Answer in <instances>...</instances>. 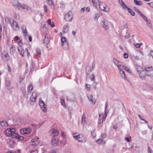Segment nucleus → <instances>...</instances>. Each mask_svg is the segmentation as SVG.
<instances>
[{
  "mask_svg": "<svg viewBox=\"0 0 153 153\" xmlns=\"http://www.w3.org/2000/svg\"><path fill=\"white\" fill-rule=\"evenodd\" d=\"M148 4L152 7L153 8V2H151L150 3H149Z\"/></svg>",
  "mask_w": 153,
  "mask_h": 153,
  "instance_id": "61",
  "label": "nucleus"
},
{
  "mask_svg": "<svg viewBox=\"0 0 153 153\" xmlns=\"http://www.w3.org/2000/svg\"><path fill=\"white\" fill-rule=\"evenodd\" d=\"M101 137L102 138H105L106 137L107 135L105 133H102L101 134Z\"/></svg>",
  "mask_w": 153,
  "mask_h": 153,
  "instance_id": "43",
  "label": "nucleus"
},
{
  "mask_svg": "<svg viewBox=\"0 0 153 153\" xmlns=\"http://www.w3.org/2000/svg\"><path fill=\"white\" fill-rule=\"evenodd\" d=\"M146 24L149 27H152V24L150 21L148 20L146 22Z\"/></svg>",
  "mask_w": 153,
  "mask_h": 153,
  "instance_id": "39",
  "label": "nucleus"
},
{
  "mask_svg": "<svg viewBox=\"0 0 153 153\" xmlns=\"http://www.w3.org/2000/svg\"><path fill=\"white\" fill-rule=\"evenodd\" d=\"M18 50L21 56H24V50L22 48V47L19 48Z\"/></svg>",
  "mask_w": 153,
  "mask_h": 153,
  "instance_id": "25",
  "label": "nucleus"
},
{
  "mask_svg": "<svg viewBox=\"0 0 153 153\" xmlns=\"http://www.w3.org/2000/svg\"><path fill=\"white\" fill-rule=\"evenodd\" d=\"M142 17L146 22L148 20L146 17L144 15L142 16Z\"/></svg>",
  "mask_w": 153,
  "mask_h": 153,
  "instance_id": "50",
  "label": "nucleus"
},
{
  "mask_svg": "<svg viewBox=\"0 0 153 153\" xmlns=\"http://www.w3.org/2000/svg\"><path fill=\"white\" fill-rule=\"evenodd\" d=\"M15 51V48L13 46L10 49V52L11 54H13Z\"/></svg>",
  "mask_w": 153,
  "mask_h": 153,
  "instance_id": "37",
  "label": "nucleus"
},
{
  "mask_svg": "<svg viewBox=\"0 0 153 153\" xmlns=\"http://www.w3.org/2000/svg\"><path fill=\"white\" fill-rule=\"evenodd\" d=\"M135 47L137 48H139L140 46V45L139 43H137L135 45Z\"/></svg>",
  "mask_w": 153,
  "mask_h": 153,
  "instance_id": "53",
  "label": "nucleus"
},
{
  "mask_svg": "<svg viewBox=\"0 0 153 153\" xmlns=\"http://www.w3.org/2000/svg\"><path fill=\"white\" fill-rule=\"evenodd\" d=\"M125 37L126 39H128V38H130V34L129 33H128V35H125Z\"/></svg>",
  "mask_w": 153,
  "mask_h": 153,
  "instance_id": "55",
  "label": "nucleus"
},
{
  "mask_svg": "<svg viewBox=\"0 0 153 153\" xmlns=\"http://www.w3.org/2000/svg\"><path fill=\"white\" fill-rule=\"evenodd\" d=\"M86 88L87 91H90L91 88V87L90 85L88 84H86Z\"/></svg>",
  "mask_w": 153,
  "mask_h": 153,
  "instance_id": "44",
  "label": "nucleus"
},
{
  "mask_svg": "<svg viewBox=\"0 0 153 153\" xmlns=\"http://www.w3.org/2000/svg\"><path fill=\"white\" fill-rule=\"evenodd\" d=\"M122 68L123 69H124L125 70L127 71L129 73H131V71L126 66L124 65H122Z\"/></svg>",
  "mask_w": 153,
  "mask_h": 153,
  "instance_id": "30",
  "label": "nucleus"
},
{
  "mask_svg": "<svg viewBox=\"0 0 153 153\" xmlns=\"http://www.w3.org/2000/svg\"><path fill=\"white\" fill-rule=\"evenodd\" d=\"M0 124L3 127H6L7 125V123L5 121L0 122Z\"/></svg>",
  "mask_w": 153,
  "mask_h": 153,
  "instance_id": "32",
  "label": "nucleus"
},
{
  "mask_svg": "<svg viewBox=\"0 0 153 153\" xmlns=\"http://www.w3.org/2000/svg\"><path fill=\"white\" fill-rule=\"evenodd\" d=\"M89 1L90 2L91 0H89ZM91 1L93 3V6L95 7L97 9V4L98 3L99 4V2H100V1H99L98 0H91Z\"/></svg>",
  "mask_w": 153,
  "mask_h": 153,
  "instance_id": "20",
  "label": "nucleus"
},
{
  "mask_svg": "<svg viewBox=\"0 0 153 153\" xmlns=\"http://www.w3.org/2000/svg\"><path fill=\"white\" fill-rule=\"evenodd\" d=\"M48 24L50 25L51 26L53 27H54L55 25H54V24L53 22H52V24H51V20L50 19H49L48 21H47Z\"/></svg>",
  "mask_w": 153,
  "mask_h": 153,
  "instance_id": "36",
  "label": "nucleus"
},
{
  "mask_svg": "<svg viewBox=\"0 0 153 153\" xmlns=\"http://www.w3.org/2000/svg\"><path fill=\"white\" fill-rule=\"evenodd\" d=\"M33 87L32 85H30L27 88V94L28 95H30L32 91L33 90Z\"/></svg>",
  "mask_w": 153,
  "mask_h": 153,
  "instance_id": "21",
  "label": "nucleus"
},
{
  "mask_svg": "<svg viewBox=\"0 0 153 153\" xmlns=\"http://www.w3.org/2000/svg\"><path fill=\"white\" fill-rule=\"evenodd\" d=\"M19 39V37L18 36H16L14 38V40L15 41H17Z\"/></svg>",
  "mask_w": 153,
  "mask_h": 153,
  "instance_id": "57",
  "label": "nucleus"
},
{
  "mask_svg": "<svg viewBox=\"0 0 153 153\" xmlns=\"http://www.w3.org/2000/svg\"><path fill=\"white\" fill-rule=\"evenodd\" d=\"M123 69L121 68V70H119L120 75H121L122 78L123 79L126 78V76L124 72L122 71Z\"/></svg>",
  "mask_w": 153,
  "mask_h": 153,
  "instance_id": "26",
  "label": "nucleus"
},
{
  "mask_svg": "<svg viewBox=\"0 0 153 153\" xmlns=\"http://www.w3.org/2000/svg\"><path fill=\"white\" fill-rule=\"evenodd\" d=\"M152 149L149 146L148 147V153H152Z\"/></svg>",
  "mask_w": 153,
  "mask_h": 153,
  "instance_id": "48",
  "label": "nucleus"
},
{
  "mask_svg": "<svg viewBox=\"0 0 153 153\" xmlns=\"http://www.w3.org/2000/svg\"><path fill=\"white\" fill-rule=\"evenodd\" d=\"M91 135H92V136L93 137H94L96 136V133L94 131L91 132Z\"/></svg>",
  "mask_w": 153,
  "mask_h": 153,
  "instance_id": "52",
  "label": "nucleus"
},
{
  "mask_svg": "<svg viewBox=\"0 0 153 153\" xmlns=\"http://www.w3.org/2000/svg\"><path fill=\"white\" fill-rule=\"evenodd\" d=\"M46 1L49 5H54L53 2L52 0H46Z\"/></svg>",
  "mask_w": 153,
  "mask_h": 153,
  "instance_id": "42",
  "label": "nucleus"
},
{
  "mask_svg": "<svg viewBox=\"0 0 153 153\" xmlns=\"http://www.w3.org/2000/svg\"><path fill=\"white\" fill-rule=\"evenodd\" d=\"M88 97L90 102L93 104H94L95 102V100L93 99L92 96L91 94H89L88 96Z\"/></svg>",
  "mask_w": 153,
  "mask_h": 153,
  "instance_id": "22",
  "label": "nucleus"
},
{
  "mask_svg": "<svg viewBox=\"0 0 153 153\" xmlns=\"http://www.w3.org/2000/svg\"><path fill=\"white\" fill-rule=\"evenodd\" d=\"M2 60L4 62H7L9 61V57L8 54L6 52H4L2 54Z\"/></svg>",
  "mask_w": 153,
  "mask_h": 153,
  "instance_id": "6",
  "label": "nucleus"
},
{
  "mask_svg": "<svg viewBox=\"0 0 153 153\" xmlns=\"http://www.w3.org/2000/svg\"><path fill=\"white\" fill-rule=\"evenodd\" d=\"M85 122V116L83 114L82 117L81 123L83 125H84Z\"/></svg>",
  "mask_w": 153,
  "mask_h": 153,
  "instance_id": "35",
  "label": "nucleus"
},
{
  "mask_svg": "<svg viewBox=\"0 0 153 153\" xmlns=\"http://www.w3.org/2000/svg\"><path fill=\"white\" fill-rule=\"evenodd\" d=\"M150 53L151 54V55L152 57V58H153V51H151L150 52Z\"/></svg>",
  "mask_w": 153,
  "mask_h": 153,
  "instance_id": "64",
  "label": "nucleus"
},
{
  "mask_svg": "<svg viewBox=\"0 0 153 153\" xmlns=\"http://www.w3.org/2000/svg\"><path fill=\"white\" fill-rule=\"evenodd\" d=\"M134 2L135 4L138 6L141 5L143 4V2L141 1L134 0Z\"/></svg>",
  "mask_w": 153,
  "mask_h": 153,
  "instance_id": "28",
  "label": "nucleus"
},
{
  "mask_svg": "<svg viewBox=\"0 0 153 153\" xmlns=\"http://www.w3.org/2000/svg\"><path fill=\"white\" fill-rule=\"evenodd\" d=\"M73 17L72 13L71 12L69 11L64 16L65 20L67 21H71Z\"/></svg>",
  "mask_w": 153,
  "mask_h": 153,
  "instance_id": "7",
  "label": "nucleus"
},
{
  "mask_svg": "<svg viewBox=\"0 0 153 153\" xmlns=\"http://www.w3.org/2000/svg\"><path fill=\"white\" fill-rule=\"evenodd\" d=\"M130 139H131V137H130V138L128 137H126L125 138V140H126L128 142H131V140H130Z\"/></svg>",
  "mask_w": 153,
  "mask_h": 153,
  "instance_id": "49",
  "label": "nucleus"
},
{
  "mask_svg": "<svg viewBox=\"0 0 153 153\" xmlns=\"http://www.w3.org/2000/svg\"><path fill=\"white\" fill-rule=\"evenodd\" d=\"M69 30V27L68 25H66L64 26L63 27V33H66L68 32Z\"/></svg>",
  "mask_w": 153,
  "mask_h": 153,
  "instance_id": "24",
  "label": "nucleus"
},
{
  "mask_svg": "<svg viewBox=\"0 0 153 153\" xmlns=\"http://www.w3.org/2000/svg\"><path fill=\"white\" fill-rule=\"evenodd\" d=\"M51 134L53 136H56L58 134V132L56 130L54 129H52L51 131Z\"/></svg>",
  "mask_w": 153,
  "mask_h": 153,
  "instance_id": "23",
  "label": "nucleus"
},
{
  "mask_svg": "<svg viewBox=\"0 0 153 153\" xmlns=\"http://www.w3.org/2000/svg\"><path fill=\"white\" fill-rule=\"evenodd\" d=\"M99 6L100 9L101 10L106 12H109V9H106L107 7V5L104 2L101 1L99 2Z\"/></svg>",
  "mask_w": 153,
  "mask_h": 153,
  "instance_id": "3",
  "label": "nucleus"
},
{
  "mask_svg": "<svg viewBox=\"0 0 153 153\" xmlns=\"http://www.w3.org/2000/svg\"><path fill=\"white\" fill-rule=\"evenodd\" d=\"M38 138H35L32 140V145H37L39 144V142L38 140Z\"/></svg>",
  "mask_w": 153,
  "mask_h": 153,
  "instance_id": "18",
  "label": "nucleus"
},
{
  "mask_svg": "<svg viewBox=\"0 0 153 153\" xmlns=\"http://www.w3.org/2000/svg\"><path fill=\"white\" fill-rule=\"evenodd\" d=\"M49 38L48 37L45 36V38L44 40V43L46 45H47L49 42Z\"/></svg>",
  "mask_w": 153,
  "mask_h": 153,
  "instance_id": "34",
  "label": "nucleus"
},
{
  "mask_svg": "<svg viewBox=\"0 0 153 153\" xmlns=\"http://www.w3.org/2000/svg\"><path fill=\"white\" fill-rule=\"evenodd\" d=\"M62 45L63 48L65 50L68 49V44L66 40V38L62 37L61 39Z\"/></svg>",
  "mask_w": 153,
  "mask_h": 153,
  "instance_id": "4",
  "label": "nucleus"
},
{
  "mask_svg": "<svg viewBox=\"0 0 153 153\" xmlns=\"http://www.w3.org/2000/svg\"><path fill=\"white\" fill-rule=\"evenodd\" d=\"M41 54L40 50L39 49L37 48L36 50V54L35 56L36 57H40Z\"/></svg>",
  "mask_w": 153,
  "mask_h": 153,
  "instance_id": "31",
  "label": "nucleus"
},
{
  "mask_svg": "<svg viewBox=\"0 0 153 153\" xmlns=\"http://www.w3.org/2000/svg\"><path fill=\"white\" fill-rule=\"evenodd\" d=\"M103 27L104 28L105 30H107L109 28L108 26V22L106 20L102 21L101 22Z\"/></svg>",
  "mask_w": 153,
  "mask_h": 153,
  "instance_id": "12",
  "label": "nucleus"
},
{
  "mask_svg": "<svg viewBox=\"0 0 153 153\" xmlns=\"http://www.w3.org/2000/svg\"><path fill=\"white\" fill-rule=\"evenodd\" d=\"M137 13L141 17L144 15L140 11H138Z\"/></svg>",
  "mask_w": 153,
  "mask_h": 153,
  "instance_id": "58",
  "label": "nucleus"
},
{
  "mask_svg": "<svg viewBox=\"0 0 153 153\" xmlns=\"http://www.w3.org/2000/svg\"><path fill=\"white\" fill-rule=\"evenodd\" d=\"M86 138L85 136L82 134H80L79 141L81 143H83L86 142Z\"/></svg>",
  "mask_w": 153,
  "mask_h": 153,
  "instance_id": "14",
  "label": "nucleus"
},
{
  "mask_svg": "<svg viewBox=\"0 0 153 153\" xmlns=\"http://www.w3.org/2000/svg\"><path fill=\"white\" fill-rule=\"evenodd\" d=\"M80 134L76 135V133H73V136L76 140L79 141V139Z\"/></svg>",
  "mask_w": 153,
  "mask_h": 153,
  "instance_id": "33",
  "label": "nucleus"
},
{
  "mask_svg": "<svg viewBox=\"0 0 153 153\" xmlns=\"http://www.w3.org/2000/svg\"><path fill=\"white\" fill-rule=\"evenodd\" d=\"M118 2L124 9L127 8L128 12L131 16H134L135 15V13L131 9L127 7L126 5L123 1V0H119Z\"/></svg>",
  "mask_w": 153,
  "mask_h": 153,
  "instance_id": "1",
  "label": "nucleus"
},
{
  "mask_svg": "<svg viewBox=\"0 0 153 153\" xmlns=\"http://www.w3.org/2000/svg\"><path fill=\"white\" fill-rule=\"evenodd\" d=\"M59 141L57 137H53L51 140L52 144L54 146H57L59 145Z\"/></svg>",
  "mask_w": 153,
  "mask_h": 153,
  "instance_id": "9",
  "label": "nucleus"
},
{
  "mask_svg": "<svg viewBox=\"0 0 153 153\" xmlns=\"http://www.w3.org/2000/svg\"><path fill=\"white\" fill-rule=\"evenodd\" d=\"M145 70L147 71H152L153 70V68L152 67H146Z\"/></svg>",
  "mask_w": 153,
  "mask_h": 153,
  "instance_id": "38",
  "label": "nucleus"
},
{
  "mask_svg": "<svg viewBox=\"0 0 153 153\" xmlns=\"http://www.w3.org/2000/svg\"><path fill=\"white\" fill-rule=\"evenodd\" d=\"M107 105H106L105 108V118L107 116V114H106L107 113L106 112V108H107Z\"/></svg>",
  "mask_w": 153,
  "mask_h": 153,
  "instance_id": "56",
  "label": "nucleus"
},
{
  "mask_svg": "<svg viewBox=\"0 0 153 153\" xmlns=\"http://www.w3.org/2000/svg\"><path fill=\"white\" fill-rule=\"evenodd\" d=\"M11 26L14 30H18L19 29V27L17 23L14 20H13L11 23Z\"/></svg>",
  "mask_w": 153,
  "mask_h": 153,
  "instance_id": "10",
  "label": "nucleus"
},
{
  "mask_svg": "<svg viewBox=\"0 0 153 153\" xmlns=\"http://www.w3.org/2000/svg\"><path fill=\"white\" fill-rule=\"evenodd\" d=\"M143 71H142V72H140V74H139V76L140 77V78L142 79H145V77H144V76H141V74H142L143 73Z\"/></svg>",
  "mask_w": 153,
  "mask_h": 153,
  "instance_id": "46",
  "label": "nucleus"
},
{
  "mask_svg": "<svg viewBox=\"0 0 153 153\" xmlns=\"http://www.w3.org/2000/svg\"><path fill=\"white\" fill-rule=\"evenodd\" d=\"M6 85L8 88L10 87L11 85L10 81V80L6 81Z\"/></svg>",
  "mask_w": 153,
  "mask_h": 153,
  "instance_id": "40",
  "label": "nucleus"
},
{
  "mask_svg": "<svg viewBox=\"0 0 153 153\" xmlns=\"http://www.w3.org/2000/svg\"><path fill=\"white\" fill-rule=\"evenodd\" d=\"M134 9L137 12H138V11L139 10H138L137 8L136 7H134Z\"/></svg>",
  "mask_w": 153,
  "mask_h": 153,
  "instance_id": "59",
  "label": "nucleus"
},
{
  "mask_svg": "<svg viewBox=\"0 0 153 153\" xmlns=\"http://www.w3.org/2000/svg\"><path fill=\"white\" fill-rule=\"evenodd\" d=\"M36 97L37 94L36 92H33L32 93L31 97L30 98V101L34 103L36 100Z\"/></svg>",
  "mask_w": 153,
  "mask_h": 153,
  "instance_id": "11",
  "label": "nucleus"
},
{
  "mask_svg": "<svg viewBox=\"0 0 153 153\" xmlns=\"http://www.w3.org/2000/svg\"><path fill=\"white\" fill-rule=\"evenodd\" d=\"M39 105L43 111L46 112L47 111L46 105L41 99H39Z\"/></svg>",
  "mask_w": 153,
  "mask_h": 153,
  "instance_id": "5",
  "label": "nucleus"
},
{
  "mask_svg": "<svg viewBox=\"0 0 153 153\" xmlns=\"http://www.w3.org/2000/svg\"><path fill=\"white\" fill-rule=\"evenodd\" d=\"M6 135L9 137H12L13 138V135L16 134L15 129L14 128H9L7 129L5 131Z\"/></svg>",
  "mask_w": 153,
  "mask_h": 153,
  "instance_id": "2",
  "label": "nucleus"
},
{
  "mask_svg": "<svg viewBox=\"0 0 153 153\" xmlns=\"http://www.w3.org/2000/svg\"><path fill=\"white\" fill-rule=\"evenodd\" d=\"M128 54L126 53H124L123 54V57L125 59H127L128 57Z\"/></svg>",
  "mask_w": 153,
  "mask_h": 153,
  "instance_id": "47",
  "label": "nucleus"
},
{
  "mask_svg": "<svg viewBox=\"0 0 153 153\" xmlns=\"http://www.w3.org/2000/svg\"><path fill=\"white\" fill-rule=\"evenodd\" d=\"M124 27L125 28L128 29V25L127 24H126L124 25Z\"/></svg>",
  "mask_w": 153,
  "mask_h": 153,
  "instance_id": "63",
  "label": "nucleus"
},
{
  "mask_svg": "<svg viewBox=\"0 0 153 153\" xmlns=\"http://www.w3.org/2000/svg\"><path fill=\"white\" fill-rule=\"evenodd\" d=\"M96 143H98L99 144H104L105 143V142L104 140H103L102 139H99L97 140L96 141Z\"/></svg>",
  "mask_w": 153,
  "mask_h": 153,
  "instance_id": "27",
  "label": "nucleus"
},
{
  "mask_svg": "<svg viewBox=\"0 0 153 153\" xmlns=\"http://www.w3.org/2000/svg\"><path fill=\"white\" fill-rule=\"evenodd\" d=\"M61 105H62L63 106L65 105V101L64 100H63V99L61 100Z\"/></svg>",
  "mask_w": 153,
  "mask_h": 153,
  "instance_id": "51",
  "label": "nucleus"
},
{
  "mask_svg": "<svg viewBox=\"0 0 153 153\" xmlns=\"http://www.w3.org/2000/svg\"><path fill=\"white\" fill-rule=\"evenodd\" d=\"M104 116L102 114L99 115V119L98 120V124H101L102 123L104 119Z\"/></svg>",
  "mask_w": 153,
  "mask_h": 153,
  "instance_id": "19",
  "label": "nucleus"
},
{
  "mask_svg": "<svg viewBox=\"0 0 153 153\" xmlns=\"http://www.w3.org/2000/svg\"><path fill=\"white\" fill-rule=\"evenodd\" d=\"M13 138H15L20 140H23L24 139L23 137L19 135L17 133L14 135H13Z\"/></svg>",
  "mask_w": 153,
  "mask_h": 153,
  "instance_id": "17",
  "label": "nucleus"
},
{
  "mask_svg": "<svg viewBox=\"0 0 153 153\" xmlns=\"http://www.w3.org/2000/svg\"><path fill=\"white\" fill-rule=\"evenodd\" d=\"M22 31L25 36H27L28 34V33L26 29V26L25 25H23L22 26Z\"/></svg>",
  "mask_w": 153,
  "mask_h": 153,
  "instance_id": "16",
  "label": "nucleus"
},
{
  "mask_svg": "<svg viewBox=\"0 0 153 153\" xmlns=\"http://www.w3.org/2000/svg\"><path fill=\"white\" fill-rule=\"evenodd\" d=\"M31 132V130L28 128H25L22 129L20 133L22 134H29Z\"/></svg>",
  "mask_w": 153,
  "mask_h": 153,
  "instance_id": "8",
  "label": "nucleus"
},
{
  "mask_svg": "<svg viewBox=\"0 0 153 153\" xmlns=\"http://www.w3.org/2000/svg\"><path fill=\"white\" fill-rule=\"evenodd\" d=\"M50 153H58V149H53L51 151Z\"/></svg>",
  "mask_w": 153,
  "mask_h": 153,
  "instance_id": "41",
  "label": "nucleus"
},
{
  "mask_svg": "<svg viewBox=\"0 0 153 153\" xmlns=\"http://www.w3.org/2000/svg\"><path fill=\"white\" fill-rule=\"evenodd\" d=\"M100 17V15L99 14H96L95 15V18H97Z\"/></svg>",
  "mask_w": 153,
  "mask_h": 153,
  "instance_id": "60",
  "label": "nucleus"
},
{
  "mask_svg": "<svg viewBox=\"0 0 153 153\" xmlns=\"http://www.w3.org/2000/svg\"><path fill=\"white\" fill-rule=\"evenodd\" d=\"M13 4L15 6L18 7L19 8L20 7V5H21L17 1H14L13 2Z\"/></svg>",
  "mask_w": 153,
  "mask_h": 153,
  "instance_id": "29",
  "label": "nucleus"
},
{
  "mask_svg": "<svg viewBox=\"0 0 153 153\" xmlns=\"http://www.w3.org/2000/svg\"><path fill=\"white\" fill-rule=\"evenodd\" d=\"M29 40L30 42L32 41V37L30 36H29Z\"/></svg>",
  "mask_w": 153,
  "mask_h": 153,
  "instance_id": "62",
  "label": "nucleus"
},
{
  "mask_svg": "<svg viewBox=\"0 0 153 153\" xmlns=\"http://www.w3.org/2000/svg\"><path fill=\"white\" fill-rule=\"evenodd\" d=\"M113 61L115 64L118 67L119 70H121V68H122V65L120 64L121 62H119L115 58L113 59Z\"/></svg>",
  "mask_w": 153,
  "mask_h": 153,
  "instance_id": "13",
  "label": "nucleus"
},
{
  "mask_svg": "<svg viewBox=\"0 0 153 153\" xmlns=\"http://www.w3.org/2000/svg\"><path fill=\"white\" fill-rule=\"evenodd\" d=\"M30 153H38V151L37 150L35 149L32 151Z\"/></svg>",
  "mask_w": 153,
  "mask_h": 153,
  "instance_id": "54",
  "label": "nucleus"
},
{
  "mask_svg": "<svg viewBox=\"0 0 153 153\" xmlns=\"http://www.w3.org/2000/svg\"><path fill=\"white\" fill-rule=\"evenodd\" d=\"M90 78L92 81L94 80L95 76L94 74H92L90 76Z\"/></svg>",
  "mask_w": 153,
  "mask_h": 153,
  "instance_id": "45",
  "label": "nucleus"
},
{
  "mask_svg": "<svg viewBox=\"0 0 153 153\" xmlns=\"http://www.w3.org/2000/svg\"><path fill=\"white\" fill-rule=\"evenodd\" d=\"M23 10V11L26 12L28 11L29 8L28 6L24 4L20 5V7L19 8Z\"/></svg>",
  "mask_w": 153,
  "mask_h": 153,
  "instance_id": "15",
  "label": "nucleus"
}]
</instances>
